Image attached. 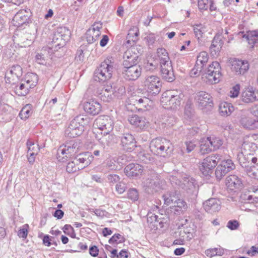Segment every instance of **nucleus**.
<instances>
[{
    "label": "nucleus",
    "instance_id": "obj_1",
    "mask_svg": "<svg viewBox=\"0 0 258 258\" xmlns=\"http://www.w3.org/2000/svg\"><path fill=\"white\" fill-rule=\"evenodd\" d=\"M94 126L96 130L100 131V134L103 136L99 138L97 136L99 142L102 145L103 149L105 148V145L109 146V140L111 139L112 136L109 135L113 128V122L112 119L108 116H100L98 117L95 120Z\"/></svg>",
    "mask_w": 258,
    "mask_h": 258
},
{
    "label": "nucleus",
    "instance_id": "obj_2",
    "mask_svg": "<svg viewBox=\"0 0 258 258\" xmlns=\"http://www.w3.org/2000/svg\"><path fill=\"white\" fill-rule=\"evenodd\" d=\"M90 118L85 115H79L70 122L65 131L66 136L70 138H76L82 135L85 127L89 124Z\"/></svg>",
    "mask_w": 258,
    "mask_h": 258
},
{
    "label": "nucleus",
    "instance_id": "obj_3",
    "mask_svg": "<svg viewBox=\"0 0 258 258\" xmlns=\"http://www.w3.org/2000/svg\"><path fill=\"white\" fill-rule=\"evenodd\" d=\"M150 149L154 154L163 157L169 156L173 150L170 141L162 138L152 140L150 144Z\"/></svg>",
    "mask_w": 258,
    "mask_h": 258
},
{
    "label": "nucleus",
    "instance_id": "obj_4",
    "mask_svg": "<svg viewBox=\"0 0 258 258\" xmlns=\"http://www.w3.org/2000/svg\"><path fill=\"white\" fill-rule=\"evenodd\" d=\"M114 59L112 57L106 58L95 71L94 79L97 82H104L110 79L114 70Z\"/></svg>",
    "mask_w": 258,
    "mask_h": 258
},
{
    "label": "nucleus",
    "instance_id": "obj_5",
    "mask_svg": "<svg viewBox=\"0 0 258 258\" xmlns=\"http://www.w3.org/2000/svg\"><path fill=\"white\" fill-rule=\"evenodd\" d=\"M183 97L181 91H168L162 95L161 102L166 109H176L180 106Z\"/></svg>",
    "mask_w": 258,
    "mask_h": 258
},
{
    "label": "nucleus",
    "instance_id": "obj_6",
    "mask_svg": "<svg viewBox=\"0 0 258 258\" xmlns=\"http://www.w3.org/2000/svg\"><path fill=\"white\" fill-rule=\"evenodd\" d=\"M222 156L219 154H212L205 158L200 164L199 169L203 175H210L213 169L221 160Z\"/></svg>",
    "mask_w": 258,
    "mask_h": 258
},
{
    "label": "nucleus",
    "instance_id": "obj_7",
    "mask_svg": "<svg viewBox=\"0 0 258 258\" xmlns=\"http://www.w3.org/2000/svg\"><path fill=\"white\" fill-rule=\"evenodd\" d=\"M71 31L65 27L58 28L54 34L52 39V45L54 46V50L63 47L66 42L70 39Z\"/></svg>",
    "mask_w": 258,
    "mask_h": 258
},
{
    "label": "nucleus",
    "instance_id": "obj_8",
    "mask_svg": "<svg viewBox=\"0 0 258 258\" xmlns=\"http://www.w3.org/2000/svg\"><path fill=\"white\" fill-rule=\"evenodd\" d=\"M221 67L218 61H213L209 64L205 73L206 82L211 84L218 83L221 77Z\"/></svg>",
    "mask_w": 258,
    "mask_h": 258
},
{
    "label": "nucleus",
    "instance_id": "obj_9",
    "mask_svg": "<svg viewBox=\"0 0 258 258\" xmlns=\"http://www.w3.org/2000/svg\"><path fill=\"white\" fill-rule=\"evenodd\" d=\"M145 86L147 88V91L152 94H158L161 87V83L159 78L156 76H148L145 81Z\"/></svg>",
    "mask_w": 258,
    "mask_h": 258
},
{
    "label": "nucleus",
    "instance_id": "obj_10",
    "mask_svg": "<svg viewBox=\"0 0 258 258\" xmlns=\"http://www.w3.org/2000/svg\"><path fill=\"white\" fill-rule=\"evenodd\" d=\"M81 147V142L78 140L68 141L65 144L59 147V153H66V156L70 158L75 155Z\"/></svg>",
    "mask_w": 258,
    "mask_h": 258
},
{
    "label": "nucleus",
    "instance_id": "obj_11",
    "mask_svg": "<svg viewBox=\"0 0 258 258\" xmlns=\"http://www.w3.org/2000/svg\"><path fill=\"white\" fill-rule=\"evenodd\" d=\"M31 15V12L29 9L25 7L21 9L14 16L13 19V24L16 26L20 27L28 22Z\"/></svg>",
    "mask_w": 258,
    "mask_h": 258
},
{
    "label": "nucleus",
    "instance_id": "obj_12",
    "mask_svg": "<svg viewBox=\"0 0 258 258\" xmlns=\"http://www.w3.org/2000/svg\"><path fill=\"white\" fill-rule=\"evenodd\" d=\"M142 68L137 64L123 67V74L124 78L128 80H136L141 75Z\"/></svg>",
    "mask_w": 258,
    "mask_h": 258
},
{
    "label": "nucleus",
    "instance_id": "obj_13",
    "mask_svg": "<svg viewBox=\"0 0 258 258\" xmlns=\"http://www.w3.org/2000/svg\"><path fill=\"white\" fill-rule=\"evenodd\" d=\"M195 100L198 103L199 107L201 109H204L206 107H211L213 106V99L209 93L200 91L196 94Z\"/></svg>",
    "mask_w": 258,
    "mask_h": 258
},
{
    "label": "nucleus",
    "instance_id": "obj_14",
    "mask_svg": "<svg viewBox=\"0 0 258 258\" xmlns=\"http://www.w3.org/2000/svg\"><path fill=\"white\" fill-rule=\"evenodd\" d=\"M237 159L242 167L247 168L250 166L249 169L252 168L254 162L256 161V157H255L252 154L245 153L243 151L237 154Z\"/></svg>",
    "mask_w": 258,
    "mask_h": 258
},
{
    "label": "nucleus",
    "instance_id": "obj_15",
    "mask_svg": "<svg viewBox=\"0 0 258 258\" xmlns=\"http://www.w3.org/2000/svg\"><path fill=\"white\" fill-rule=\"evenodd\" d=\"M97 96L104 102H109L113 98V87L110 83L106 82L103 87L98 90Z\"/></svg>",
    "mask_w": 258,
    "mask_h": 258
},
{
    "label": "nucleus",
    "instance_id": "obj_16",
    "mask_svg": "<svg viewBox=\"0 0 258 258\" xmlns=\"http://www.w3.org/2000/svg\"><path fill=\"white\" fill-rule=\"evenodd\" d=\"M160 74L163 79L169 82L174 81L175 77L171 62L160 64Z\"/></svg>",
    "mask_w": 258,
    "mask_h": 258
},
{
    "label": "nucleus",
    "instance_id": "obj_17",
    "mask_svg": "<svg viewBox=\"0 0 258 258\" xmlns=\"http://www.w3.org/2000/svg\"><path fill=\"white\" fill-rule=\"evenodd\" d=\"M83 108L84 111L92 115L99 114L101 110V104L95 99H88L84 103Z\"/></svg>",
    "mask_w": 258,
    "mask_h": 258
},
{
    "label": "nucleus",
    "instance_id": "obj_18",
    "mask_svg": "<svg viewBox=\"0 0 258 258\" xmlns=\"http://www.w3.org/2000/svg\"><path fill=\"white\" fill-rule=\"evenodd\" d=\"M26 146L27 148V156L28 161L30 164H33L35 162L36 156L40 150L39 146L30 139L27 140Z\"/></svg>",
    "mask_w": 258,
    "mask_h": 258
},
{
    "label": "nucleus",
    "instance_id": "obj_19",
    "mask_svg": "<svg viewBox=\"0 0 258 258\" xmlns=\"http://www.w3.org/2000/svg\"><path fill=\"white\" fill-rule=\"evenodd\" d=\"M120 138V144L124 150L131 152L136 147L135 139L131 134L124 133Z\"/></svg>",
    "mask_w": 258,
    "mask_h": 258
},
{
    "label": "nucleus",
    "instance_id": "obj_20",
    "mask_svg": "<svg viewBox=\"0 0 258 258\" xmlns=\"http://www.w3.org/2000/svg\"><path fill=\"white\" fill-rule=\"evenodd\" d=\"M249 69V63L246 60L236 59L233 62L232 69L236 75H243Z\"/></svg>",
    "mask_w": 258,
    "mask_h": 258
},
{
    "label": "nucleus",
    "instance_id": "obj_21",
    "mask_svg": "<svg viewBox=\"0 0 258 258\" xmlns=\"http://www.w3.org/2000/svg\"><path fill=\"white\" fill-rule=\"evenodd\" d=\"M159 175L155 174V178L147 180L146 184L148 188L147 189L148 192H157L164 188V180L159 178Z\"/></svg>",
    "mask_w": 258,
    "mask_h": 258
},
{
    "label": "nucleus",
    "instance_id": "obj_22",
    "mask_svg": "<svg viewBox=\"0 0 258 258\" xmlns=\"http://www.w3.org/2000/svg\"><path fill=\"white\" fill-rule=\"evenodd\" d=\"M22 73V68L20 66H13L6 73L5 79H6V82L11 83L12 81L21 77Z\"/></svg>",
    "mask_w": 258,
    "mask_h": 258
},
{
    "label": "nucleus",
    "instance_id": "obj_23",
    "mask_svg": "<svg viewBox=\"0 0 258 258\" xmlns=\"http://www.w3.org/2000/svg\"><path fill=\"white\" fill-rule=\"evenodd\" d=\"M197 183L195 178L187 175H184L182 178V181L179 186L187 192L192 193L196 189Z\"/></svg>",
    "mask_w": 258,
    "mask_h": 258
},
{
    "label": "nucleus",
    "instance_id": "obj_24",
    "mask_svg": "<svg viewBox=\"0 0 258 258\" xmlns=\"http://www.w3.org/2000/svg\"><path fill=\"white\" fill-rule=\"evenodd\" d=\"M143 172V166L138 164L131 163L124 168L125 175L130 177H138Z\"/></svg>",
    "mask_w": 258,
    "mask_h": 258
},
{
    "label": "nucleus",
    "instance_id": "obj_25",
    "mask_svg": "<svg viewBox=\"0 0 258 258\" xmlns=\"http://www.w3.org/2000/svg\"><path fill=\"white\" fill-rule=\"evenodd\" d=\"M135 48H132L125 52L123 55V67H127L134 64H137L138 62V55L135 53Z\"/></svg>",
    "mask_w": 258,
    "mask_h": 258
},
{
    "label": "nucleus",
    "instance_id": "obj_26",
    "mask_svg": "<svg viewBox=\"0 0 258 258\" xmlns=\"http://www.w3.org/2000/svg\"><path fill=\"white\" fill-rule=\"evenodd\" d=\"M203 206L205 211L211 214L218 211L221 208L220 202L215 198L207 200L204 203Z\"/></svg>",
    "mask_w": 258,
    "mask_h": 258
},
{
    "label": "nucleus",
    "instance_id": "obj_27",
    "mask_svg": "<svg viewBox=\"0 0 258 258\" xmlns=\"http://www.w3.org/2000/svg\"><path fill=\"white\" fill-rule=\"evenodd\" d=\"M241 125L245 128L254 130L258 127V120L246 115H242L240 119Z\"/></svg>",
    "mask_w": 258,
    "mask_h": 258
},
{
    "label": "nucleus",
    "instance_id": "obj_28",
    "mask_svg": "<svg viewBox=\"0 0 258 258\" xmlns=\"http://www.w3.org/2000/svg\"><path fill=\"white\" fill-rule=\"evenodd\" d=\"M226 185L232 190L240 189L242 186L241 179L235 175H231L226 178Z\"/></svg>",
    "mask_w": 258,
    "mask_h": 258
},
{
    "label": "nucleus",
    "instance_id": "obj_29",
    "mask_svg": "<svg viewBox=\"0 0 258 258\" xmlns=\"http://www.w3.org/2000/svg\"><path fill=\"white\" fill-rule=\"evenodd\" d=\"M258 94L255 92L252 88H247L243 91L241 95V98L243 102L245 103L253 102L257 100Z\"/></svg>",
    "mask_w": 258,
    "mask_h": 258
},
{
    "label": "nucleus",
    "instance_id": "obj_30",
    "mask_svg": "<svg viewBox=\"0 0 258 258\" xmlns=\"http://www.w3.org/2000/svg\"><path fill=\"white\" fill-rule=\"evenodd\" d=\"M130 123L136 127L140 129H144L148 126V121L143 117L139 116L137 115H133L128 118Z\"/></svg>",
    "mask_w": 258,
    "mask_h": 258
},
{
    "label": "nucleus",
    "instance_id": "obj_31",
    "mask_svg": "<svg viewBox=\"0 0 258 258\" xmlns=\"http://www.w3.org/2000/svg\"><path fill=\"white\" fill-rule=\"evenodd\" d=\"M223 42L221 39V36L219 35H216L212 42L210 47V50L213 56L218 55L220 49L222 46Z\"/></svg>",
    "mask_w": 258,
    "mask_h": 258
},
{
    "label": "nucleus",
    "instance_id": "obj_32",
    "mask_svg": "<svg viewBox=\"0 0 258 258\" xmlns=\"http://www.w3.org/2000/svg\"><path fill=\"white\" fill-rule=\"evenodd\" d=\"M242 37L245 38L249 45L253 47L254 45L258 42V30L249 31L246 34H243L242 32Z\"/></svg>",
    "mask_w": 258,
    "mask_h": 258
},
{
    "label": "nucleus",
    "instance_id": "obj_33",
    "mask_svg": "<svg viewBox=\"0 0 258 258\" xmlns=\"http://www.w3.org/2000/svg\"><path fill=\"white\" fill-rule=\"evenodd\" d=\"M90 157V153L88 152L84 154H80L74 159L78 165H81L84 166V168L89 165L92 160L93 157Z\"/></svg>",
    "mask_w": 258,
    "mask_h": 258
},
{
    "label": "nucleus",
    "instance_id": "obj_34",
    "mask_svg": "<svg viewBox=\"0 0 258 258\" xmlns=\"http://www.w3.org/2000/svg\"><path fill=\"white\" fill-rule=\"evenodd\" d=\"M219 110L222 116H227L234 111V108L231 103L224 102L220 104Z\"/></svg>",
    "mask_w": 258,
    "mask_h": 258
},
{
    "label": "nucleus",
    "instance_id": "obj_35",
    "mask_svg": "<svg viewBox=\"0 0 258 258\" xmlns=\"http://www.w3.org/2000/svg\"><path fill=\"white\" fill-rule=\"evenodd\" d=\"M15 93L19 96H25L29 92L30 89L23 80L14 88Z\"/></svg>",
    "mask_w": 258,
    "mask_h": 258
},
{
    "label": "nucleus",
    "instance_id": "obj_36",
    "mask_svg": "<svg viewBox=\"0 0 258 258\" xmlns=\"http://www.w3.org/2000/svg\"><path fill=\"white\" fill-rule=\"evenodd\" d=\"M23 81L26 84H27L28 87L30 89L33 88L37 84L38 77L35 73H28Z\"/></svg>",
    "mask_w": 258,
    "mask_h": 258
},
{
    "label": "nucleus",
    "instance_id": "obj_37",
    "mask_svg": "<svg viewBox=\"0 0 258 258\" xmlns=\"http://www.w3.org/2000/svg\"><path fill=\"white\" fill-rule=\"evenodd\" d=\"M163 198L164 201V204L168 206L171 204L174 205L179 197L176 191H174L167 192L163 196Z\"/></svg>",
    "mask_w": 258,
    "mask_h": 258
},
{
    "label": "nucleus",
    "instance_id": "obj_38",
    "mask_svg": "<svg viewBox=\"0 0 258 258\" xmlns=\"http://www.w3.org/2000/svg\"><path fill=\"white\" fill-rule=\"evenodd\" d=\"M157 54L159 64L171 62L167 50L164 48H159L157 50Z\"/></svg>",
    "mask_w": 258,
    "mask_h": 258
},
{
    "label": "nucleus",
    "instance_id": "obj_39",
    "mask_svg": "<svg viewBox=\"0 0 258 258\" xmlns=\"http://www.w3.org/2000/svg\"><path fill=\"white\" fill-rule=\"evenodd\" d=\"M195 111L193 108L192 102L191 99H188L184 108V116L189 119L194 117Z\"/></svg>",
    "mask_w": 258,
    "mask_h": 258
},
{
    "label": "nucleus",
    "instance_id": "obj_40",
    "mask_svg": "<svg viewBox=\"0 0 258 258\" xmlns=\"http://www.w3.org/2000/svg\"><path fill=\"white\" fill-rule=\"evenodd\" d=\"M241 149L243 152L252 154L257 149V145L253 142L244 141L242 144Z\"/></svg>",
    "mask_w": 258,
    "mask_h": 258
},
{
    "label": "nucleus",
    "instance_id": "obj_41",
    "mask_svg": "<svg viewBox=\"0 0 258 258\" xmlns=\"http://www.w3.org/2000/svg\"><path fill=\"white\" fill-rule=\"evenodd\" d=\"M99 33L88 29L86 33V39L88 43L92 44L98 40Z\"/></svg>",
    "mask_w": 258,
    "mask_h": 258
},
{
    "label": "nucleus",
    "instance_id": "obj_42",
    "mask_svg": "<svg viewBox=\"0 0 258 258\" xmlns=\"http://www.w3.org/2000/svg\"><path fill=\"white\" fill-rule=\"evenodd\" d=\"M84 168V166L81 165H78L74 159L73 161L68 163L66 167V170L68 173H74L79 170Z\"/></svg>",
    "mask_w": 258,
    "mask_h": 258
},
{
    "label": "nucleus",
    "instance_id": "obj_43",
    "mask_svg": "<svg viewBox=\"0 0 258 258\" xmlns=\"http://www.w3.org/2000/svg\"><path fill=\"white\" fill-rule=\"evenodd\" d=\"M212 151H213V149L212 148L210 145V142H209L208 138L201 142L200 152L202 154H208Z\"/></svg>",
    "mask_w": 258,
    "mask_h": 258
},
{
    "label": "nucleus",
    "instance_id": "obj_44",
    "mask_svg": "<svg viewBox=\"0 0 258 258\" xmlns=\"http://www.w3.org/2000/svg\"><path fill=\"white\" fill-rule=\"evenodd\" d=\"M224 250L221 248H209L205 250V254L209 257L216 255L222 256L224 254Z\"/></svg>",
    "mask_w": 258,
    "mask_h": 258
},
{
    "label": "nucleus",
    "instance_id": "obj_45",
    "mask_svg": "<svg viewBox=\"0 0 258 258\" xmlns=\"http://www.w3.org/2000/svg\"><path fill=\"white\" fill-rule=\"evenodd\" d=\"M209 142L213 151L218 149L223 144V141L218 137H208Z\"/></svg>",
    "mask_w": 258,
    "mask_h": 258
},
{
    "label": "nucleus",
    "instance_id": "obj_46",
    "mask_svg": "<svg viewBox=\"0 0 258 258\" xmlns=\"http://www.w3.org/2000/svg\"><path fill=\"white\" fill-rule=\"evenodd\" d=\"M209 56L208 53L205 51L201 52L197 56V66L198 65L204 67L208 62Z\"/></svg>",
    "mask_w": 258,
    "mask_h": 258
},
{
    "label": "nucleus",
    "instance_id": "obj_47",
    "mask_svg": "<svg viewBox=\"0 0 258 258\" xmlns=\"http://www.w3.org/2000/svg\"><path fill=\"white\" fill-rule=\"evenodd\" d=\"M194 31L196 37L199 39L203 36V34L207 31V30L205 25L200 24L194 25Z\"/></svg>",
    "mask_w": 258,
    "mask_h": 258
},
{
    "label": "nucleus",
    "instance_id": "obj_48",
    "mask_svg": "<svg viewBox=\"0 0 258 258\" xmlns=\"http://www.w3.org/2000/svg\"><path fill=\"white\" fill-rule=\"evenodd\" d=\"M151 101L149 99V98L147 97L140 98L139 99H136L135 101H134L135 103V105H138L139 106L140 108L139 109H144L145 108H147V106H149V103Z\"/></svg>",
    "mask_w": 258,
    "mask_h": 258
},
{
    "label": "nucleus",
    "instance_id": "obj_49",
    "mask_svg": "<svg viewBox=\"0 0 258 258\" xmlns=\"http://www.w3.org/2000/svg\"><path fill=\"white\" fill-rule=\"evenodd\" d=\"M139 158L141 162L145 164H149L154 162V159L152 155L145 152H140L139 154Z\"/></svg>",
    "mask_w": 258,
    "mask_h": 258
},
{
    "label": "nucleus",
    "instance_id": "obj_50",
    "mask_svg": "<svg viewBox=\"0 0 258 258\" xmlns=\"http://www.w3.org/2000/svg\"><path fill=\"white\" fill-rule=\"evenodd\" d=\"M139 34L138 28L137 27H132L128 31L127 38L131 39L133 42L137 40V37Z\"/></svg>",
    "mask_w": 258,
    "mask_h": 258
},
{
    "label": "nucleus",
    "instance_id": "obj_51",
    "mask_svg": "<svg viewBox=\"0 0 258 258\" xmlns=\"http://www.w3.org/2000/svg\"><path fill=\"white\" fill-rule=\"evenodd\" d=\"M228 172L221 164L219 165L215 171V176L217 179L220 180Z\"/></svg>",
    "mask_w": 258,
    "mask_h": 258
},
{
    "label": "nucleus",
    "instance_id": "obj_52",
    "mask_svg": "<svg viewBox=\"0 0 258 258\" xmlns=\"http://www.w3.org/2000/svg\"><path fill=\"white\" fill-rule=\"evenodd\" d=\"M31 105L27 104L25 106L20 112L19 113V116L22 119H26L28 118L31 113Z\"/></svg>",
    "mask_w": 258,
    "mask_h": 258
},
{
    "label": "nucleus",
    "instance_id": "obj_53",
    "mask_svg": "<svg viewBox=\"0 0 258 258\" xmlns=\"http://www.w3.org/2000/svg\"><path fill=\"white\" fill-rule=\"evenodd\" d=\"M48 59V56H46V52L43 53L42 50L40 53H38L35 56L36 62L40 64H44L46 63V60Z\"/></svg>",
    "mask_w": 258,
    "mask_h": 258
},
{
    "label": "nucleus",
    "instance_id": "obj_54",
    "mask_svg": "<svg viewBox=\"0 0 258 258\" xmlns=\"http://www.w3.org/2000/svg\"><path fill=\"white\" fill-rule=\"evenodd\" d=\"M174 206L179 208V209L176 210V211H184L186 210L187 208L186 202L179 198L174 204Z\"/></svg>",
    "mask_w": 258,
    "mask_h": 258
},
{
    "label": "nucleus",
    "instance_id": "obj_55",
    "mask_svg": "<svg viewBox=\"0 0 258 258\" xmlns=\"http://www.w3.org/2000/svg\"><path fill=\"white\" fill-rule=\"evenodd\" d=\"M221 164L225 167L228 172L235 168V165L231 159L224 160L222 161Z\"/></svg>",
    "mask_w": 258,
    "mask_h": 258
},
{
    "label": "nucleus",
    "instance_id": "obj_56",
    "mask_svg": "<svg viewBox=\"0 0 258 258\" xmlns=\"http://www.w3.org/2000/svg\"><path fill=\"white\" fill-rule=\"evenodd\" d=\"M240 88V87L239 84H236V85H234L230 89V90L228 93V96L230 98H234L238 97V96L239 94Z\"/></svg>",
    "mask_w": 258,
    "mask_h": 258
},
{
    "label": "nucleus",
    "instance_id": "obj_57",
    "mask_svg": "<svg viewBox=\"0 0 258 258\" xmlns=\"http://www.w3.org/2000/svg\"><path fill=\"white\" fill-rule=\"evenodd\" d=\"M108 182L110 185L118 183L120 180V177L117 174H109L107 177Z\"/></svg>",
    "mask_w": 258,
    "mask_h": 258
},
{
    "label": "nucleus",
    "instance_id": "obj_58",
    "mask_svg": "<svg viewBox=\"0 0 258 258\" xmlns=\"http://www.w3.org/2000/svg\"><path fill=\"white\" fill-rule=\"evenodd\" d=\"M127 197L133 201H136L139 199V194L136 188H131L127 192Z\"/></svg>",
    "mask_w": 258,
    "mask_h": 258
},
{
    "label": "nucleus",
    "instance_id": "obj_59",
    "mask_svg": "<svg viewBox=\"0 0 258 258\" xmlns=\"http://www.w3.org/2000/svg\"><path fill=\"white\" fill-rule=\"evenodd\" d=\"M246 172L249 177L258 180V167L252 166L250 169H246Z\"/></svg>",
    "mask_w": 258,
    "mask_h": 258
},
{
    "label": "nucleus",
    "instance_id": "obj_60",
    "mask_svg": "<svg viewBox=\"0 0 258 258\" xmlns=\"http://www.w3.org/2000/svg\"><path fill=\"white\" fill-rule=\"evenodd\" d=\"M119 240L118 243H121L124 242V238L119 234H114L109 240V243L110 244L117 242V240Z\"/></svg>",
    "mask_w": 258,
    "mask_h": 258
},
{
    "label": "nucleus",
    "instance_id": "obj_61",
    "mask_svg": "<svg viewBox=\"0 0 258 258\" xmlns=\"http://www.w3.org/2000/svg\"><path fill=\"white\" fill-rule=\"evenodd\" d=\"M125 93V88L123 86H120L116 90V88H113V97H116L120 98Z\"/></svg>",
    "mask_w": 258,
    "mask_h": 258
},
{
    "label": "nucleus",
    "instance_id": "obj_62",
    "mask_svg": "<svg viewBox=\"0 0 258 258\" xmlns=\"http://www.w3.org/2000/svg\"><path fill=\"white\" fill-rule=\"evenodd\" d=\"M126 187V185L124 182L122 181H119L118 183L116 184L115 189L116 191L118 192V194H121L124 192Z\"/></svg>",
    "mask_w": 258,
    "mask_h": 258
},
{
    "label": "nucleus",
    "instance_id": "obj_63",
    "mask_svg": "<svg viewBox=\"0 0 258 258\" xmlns=\"http://www.w3.org/2000/svg\"><path fill=\"white\" fill-rule=\"evenodd\" d=\"M176 122V118L173 116L167 117L163 122L167 126H171L174 124Z\"/></svg>",
    "mask_w": 258,
    "mask_h": 258
},
{
    "label": "nucleus",
    "instance_id": "obj_64",
    "mask_svg": "<svg viewBox=\"0 0 258 258\" xmlns=\"http://www.w3.org/2000/svg\"><path fill=\"white\" fill-rule=\"evenodd\" d=\"M106 166L107 168L111 170H115L117 168V165L115 164V160L114 159L107 160Z\"/></svg>",
    "mask_w": 258,
    "mask_h": 258
}]
</instances>
